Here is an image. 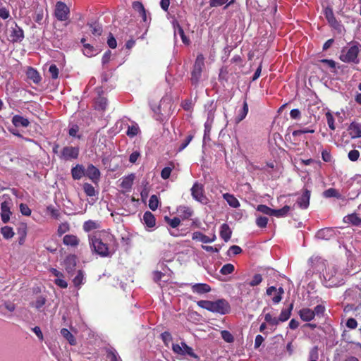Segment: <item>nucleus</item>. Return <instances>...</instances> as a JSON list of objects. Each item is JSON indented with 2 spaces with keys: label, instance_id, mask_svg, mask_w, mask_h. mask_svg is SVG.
<instances>
[{
  "label": "nucleus",
  "instance_id": "nucleus-13",
  "mask_svg": "<svg viewBox=\"0 0 361 361\" xmlns=\"http://www.w3.org/2000/svg\"><path fill=\"white\" fill-rule=\"evenodd\" d=\"M10 204L11 203L8 201H4L1 204V220L4 224H6L10 219V214H11Z\"/></svg>",
  "mask_w": 361,
  "mask_h": 361
},
{
  "label": "nucleus",
  "instance_id": "nucleus-47",
  "mask_svg": "<svg viewBox=\"0 0 361 361\" xmlns=\"http://www.w3.org/2000/svg\"><path fill=\"white\" fill-rule=\"evenodd\" d=\"M95 228H97V223L94 221L89 220L85 221L83 224V229L87 232H89Z\"/></svg>",
  "mask_w": 361,
  "mask_h": 361
},
{
  "label": "nucleus",
  "instance_id": "nucleus-59",
  "mask_svg": "<svg viewBox=\"0 0 361 361\" xmlns=\"http://www.w3.org/2000/svg\"><path fill=\"white\" fill-rule=\"evenodd\" d=\"M326 117L327 123H328L329 127L331 130H335L334 118L332 114L330 112H326Z\"/></svg>",
  "mask_w": 361,
  "mask_h": 361
},
{
  "label": "nucleus",
  "instance_id": "nucleus-29",
  "mask_svg": "<svg viewBox=\"0 0 361 361\" xmlns=\"http://www.w3.org/2000/svg\"><path fill=\"white\" fill-rule=\"evenodd\" d=\"M134 179H135L134 174L132 173V174L128 175V176L125 177L123 179V180L121 183V187L124 189H126V190L130 189Z\"/></svg>",
  "mask_w": 361,
  "mask_h": 361
},
{
  "label": "nucleus",
  "instance_id": "nucleus-40",
  "mask_svg": "<svg viewBox=\"0 0 361 361\" xmlns=\"http://www.w3.org/2000/svg\"><path fill=\"white\" fill-rule=\"evenodd\" d=\"M165 221L170 225L172 228L178 227L180 224V220L178 217H174L173 219H170L169 216H164Z\"/></svg>",
  "mask_w": 361,
  "mask_h": 361
},
{
  "label": "nucleus",
  "instance_id": "nucleus-26",
  "mask_svg": "<svg viewBox=\"0 0 361 361\" xmlns=\"http://www.w3.org/2000/svg\"><path fill=\"white\" fill-rule=\"evenodd\" d=\"M63 242L66 245L77 246L79 243L78 238L73 235H66L63 237Z\"/></svg>",
  "mask_w": 361,
  "mask_h": 361
},
{
  "label": "nucleus",
  "instance_id": "nucleus-21",
  "mask_svg": "<svg viewBox=\"0 0 361 361\" xmlns=\"http://www.w3.org/2000/svg\"><path fill=\"white\" fill-rule=\"evenodd\" d=\"M73 178L80 180L82 176H85V169L83 166L78 164L71 170Z\"/></svg>",
  "mask_w": 361,
  "mask_h": 361
},
{
  "label": "nucleus",
  "instance_id": "nucleus-37",
  "mask_svg": "<svg viewBox=\"0 0 361 361\" xmlns=\"http://www.w3.org/2000/svg\"><path fill=\"white\" fill-rule=\"evenodd\" d=\"M178 213L180 214V216H182L184 219H188L190 217L192 214V211L190 208L187 207H180L178 209Z\"/></svg>",
  "mask_w": 361,
  "mask_h": 361
},
{
  "label": "nucleus",
  "instance_id": "nucleus-49",
  "mask_svg": "<svg viewBox=\"0 0 361 361\" xmlns=\"http://www.w3.org/2000/svg\"><path fill=\"white\" fill-rule=\"evenodd\" d=\"M87 25L92 28V32L94 35H101L102 32V27L96 23H87Z\"/></svg>",
  "mask_w": 361,
  "mask_h": 361
},
{
  "label": "nucleus",
  "instance_id": "nucleus-63",
  "mask_svg": "<svg viewBox=\"0 0 361 361\" xmlns=\"http://www.w3.org/2000/svg\"><path fill=\"white\" fill-rule=\"evenodd\" d=\"M133 8L137 11L140 14L144 13L145 10L142 4L140 1H134L133 3Z\"/></svg>",
  "mask_w": 361,
  "mask_h": 361
},
{
  "label": "nucleus",
  "instance_id": "nucleus-64",
  "mask_svg": "<svg viewBox=\"0 0 361 361\" xmlns=\"http://www.w3.org/2000/svg\"><path fill=\"white\" fill-rule=\"evenodd\" d=\"M330 25L334 28L338 33L341 34L344 30V27L340 24L336 20L335 23H329Z\"/></svg>",
  "mask_w": 361,
  "mask_h": 361
},
{
  "label": "nucleus",
  "instance_id": "nucleus-56",
  "mask_svg": "<svg viewBox=\"0 0 361 361\" xmlns=\"http://www.w3.org/2000/svg\"><path fill=\"white\" fill-rule=\"evenodd\" d=\"M262 281V276L261 274H257L253 276L252 281L249 283L250 286H255L259 285Z\"/></svg>",
  "mask_w": 361,
  "mask_h": 361
},
{
  "label": "nucleus",
  "instance_id": "nucleus-20",
  "mask_svg": "<svg viewBox=\"0 0 361 361\" xmlns=\"http://www.w3.org/2000/svg\"><path fill=\"white\" fill-rule=\"evenodd\" d=\"M192 290L197 294H204L211 290L210 286L207 283H195L192 285Z\"/></svg>",
  "mask_w": 361,
  "mask_h": 361
},
{
  "label": "nucleus",
  "instance_id": "nucleus-30",
  "mask_svg": "<svg viewBox=\"0 0 361 361\" xmlns=\"http://www.w3.org/2000/svg\"><path fill=\"white\" fill-rule=\"evenodd\" d=\"M344 221L350 223L354 226H359L361 224V219L356 214H352L345 216Z\"/></svg>",
  "mask_w": 361,
  "mask_h": 361
},
{
  "label": "nucleus",
  "instance_id": "nucleus-27",
  "mask_svg": "<svg viewBox=\"0 0 361 361\" xmlns=\"http://www.w3.org/2000/svg\"><path fill=\"white\" fill-rule=\"evenodd\" d=\"M223 197L231 207L237 208L240 206L238 200L233 195L225 193Z\"/></svg>",
  "mask_w": 361,
  "mask_h": 361
},
{
  "label": "nucleus",
  "instance_id": "nucleus-51",
  "mask_svg": "<svg viewBox=\"0 0 361 361\" xmlns=\"http://www.w3.org/2000/svg\"><path fill=\"white\" fill-rule=\"evenodd\" d=\"M46 302V298L42 295L38 296L33 305L36 309H40Z\"/></svg>",
  "mask_w": 361,
  "mask_h": 361
},
{
  "label": "nucleus",
  "instance_id": "nucleus-35",
  "mask_svg": "<svg viewBox=\"0 0 361 361\" xmlns=\"http://www.w3.org/2000/svg\"><path fill=\"white\" fill-rule=\"evenodd\" d=\"M323 195H324V197H325L326 198L334 197L339 199L341 197V194L338 192L337 190H336L334 188H329L328 190H326L323 192Z\"/></svg>",
  "mask_w": 361,
  "mask_h": 361
},
{
  "label": "nucleus",
  "instance_id": "nucleus-43",
  "mask_svg": "<svg viewBox=\"0 0 361 361\" xmlns=\"http://www.w3.org/2000/svg\"><path fill=\"white\" fill-rule=\"evenodd\" d=\"M139 132H140L139 127L137 125H133L131 126H128L126 134L130 137H133L135 135H137Z\"/></svg>",
  "mask_w": 361,
  "mask_h": 361
},
{
  "label": "nucleus",
  "instance_id": "nucleus-6",
  "mask_svg": "<svg viewBox=\"0 0 361 361\" xmlns=\"http://www.w3.org/2000/svg\"><path fill=\"white\" fill-rule=\"evenodd\" d=\"M191 195L192 197L203 204L208 203V198L204 195V185L197 182L195 183L191 188Z\"/></svg>",
  "mask_w": 361,
  "mask_h": 361
},
{
  "label": "nucleus",
  "instance_id": "nucleus-25",
  "mask_svg": "<svg viewBox=\"0 0 361 361\" xmlns=\"http://www.w3.org/2000/svg\"><path fill=\"white\" fill-rule=\"evenodd\" d=\"M143 221L145 224L149 228L154 227L155 226V217L152 213L150 212H145L143 215Z\"/></svg>",
  "mask_w": 361,
  "mask_h": 361
},
{
  "label": "nucleus",
  "instance_id": "nucleus-61",
  "mask_svg": "<svg viewBox=\"0 0 361 361\" xmlns=\"http://www.w3.org/2000/svg\"><path fill=\"white\" fill-rule=\"evenodd\" d=\"M20 211L23 215L30 216L31 214V210L28 206L25 204L21 203L20 204Z\"/></svg>",
  "mask_w": 361,
  "mask_h": 361
},
{
  "label": "nucleus",
  "instance_id": "nucleus-28",
  "mask_svg": "<svg viewBox=\"0 0 361 361\" xmlns=\"http://www.w3.org/2000/svg\"><path fill=\"white\" fill-rule=\"evenodd\" d=\"M248 112V105L247 103L245 101L243 102V108L240 110L238 116H236L235 121L236 123H240L243 121L247 116Z\"/></svg>",
  "mask_w": 361,
  "mask_h": 361
},
{
  "label": "nucleus",
  "instance_id": "nucleus-12",
  "mask_svg": "<svg viewBox=\"0 0 361 361\" xmlns=\"http://www.w3.org/2000/svg\"><path fill=\"white\" fill-rule=\"evenodd\" d=\"M310 191L305 189L302 195L297 200V204L302 209H307L310 204Z\"/></svg>",
  "mask_w": 361,
  "mask_h": 361
},
{
  "label": "nucleus",
  "instance_id": "nucleus-15",
  "mask_svg": "<svg viewBox=\"0 0 361 361\" xmlns=\"http://www.w3.org/2000/svg\"><path fill=\"white\" fill-rule=\"evenodd\" d=\"M335 236V231L330 228H325L317 231L316 237L319 239L330 240Z\"/></svg>",
  "mask_w": 361,
  "mask_h": 361
},
{
  "label": "nucleus",
  "instance_id": "nucleus-42",
  "mask_svg": "<svg viewBox=\"0 0 361 361\" xmlns=\"http://www.w3.org/2000/svg\"><path fill=\"white\" fill-rule=\"evenodd\" d=\"M159 206V200L155 195H153L150 197L149 200V207L152 210L154 211L157 209Z\"/></svg>",
  "mask_w": 361,
  "mask_h": 361
},
{
  "label": "nucleus",
  "instance_id": "nucleus-58",
  "mask_svg": "<svg viewBox=\"0 0 361 361\" xmlns=\"http://www.w3.org/2000/svg\"><path fill=\"white\" fill-rule=\"evenodd\" d=\"M79 131V126L77 125H72V126L70 128L68 133L69 135L74 137H78L80 138V136L78 135V133Z\"/></svg>",
  "mask_w": 361,
  "mask_h": 361
},
{
  "label": "nucleus",
  "instance_id": "nucleus-33",
  "mask_svg": "<svg viewBox=\"0 0 361 361\" xmlns=\"http://www.w3.org/2000/svg\"><path fill=\"white\" fill-rule=\"evenodd\" d=\"M27 74V77L30 79L32 80V81L35 83H38L40 81L41 78L39 76V74L34 68H30V69H28Z\"/></svg>",
  "mask_w": 361,
  "mask_h": 361
},
{
  "label": "nucleus",
  "instance_id": "nucleus-22",
  "mask_svg": "<svg viewBox=\"0 0 361 361\" xmlns=\"http://www.w3.org/2000/svg\"><path fill=\"white\" fill-rule=\"evenodd\" d=\"M60 333L61 336L68 342L71 345H75L77 342L75 337L70 331L66 328L61 329Z\"/></svg>",
  "mask_w": 361,
  "mask_h": 361
},
{
  "label": "nucleus",
  "instance_id": "nucleus-36",
  "mask_svg": "<svg viewBox=\"0 0 361 361\" xmlns=\"http://www.w3.org/2000/svg\"><path fill=\"white\" fill-rule=\"evenodd\" d=\"M96 109L100 110H105L107 106V99L102 97H99L95 102Z\"/></svg>",
  "mask_w": 361,
  "mask_h": 361
},
{
  "label": "nucleus",
  "instance_id": "nucleus-4",
  "mask_svg": "<svg viewBox=\"0 0 361 361\" xmlns=\"http://www.w3.org/2000/svg\"><path fill=\"white\" fill-rule=\"evenodd\" d=\"M204 56L202 54H199L195 61L192 71L191 72L190 80L193 85L196 86L200 82L202 71L204 67Z\"/></svg>",
  "mask_w": 361,
  "mask_h": 361
},
{
  "label": "nucleus",
  "instance_id": "nucleus-1",
  "mask_svg": "<svg viewBox=\"0 0 361 361\" xmlns=\"http://www.w3.org/2000/svg\"><path fill=\"white\" fill-rule=\"evenodd\" d=\"M197 305L202 308L220 314H227L231 311V306L225 299H219L215 301L200 300Z\"/></svg>",
  "mask_w": 361,
  "mask_h": 361
},
{
  "label": "nucleus",
  "instance_id": "nucleus-54",
  "mask_svg": "<svg viewBox=\"0 0 361 361\" xmlns=\"http://www.w3.org/2000/svg\"><path fill=\"white\" fill-rule=\"evenodd\" d=\"M173 169V166L172 167H164L161 172V176L163 179L166 180L170 177L172 169Z\"/></svg>",
  "mask_w": 361,
  "mask_h": 361
},
{
  "label": "nucleus",
  "instance_id": "nucleus-38",
  "mask_svg": "<svg viewBox=\"0 0 361 361\" xmlns=\"http://www.w3.org/2000/svg\"><path fill=\"white\" fill-rule=\"evenodd\" d=\"M1 233L6 239H10L14 235V232L12 228L9 226H4L1 228Z\"/></svg>",
  "mask_w": 361,
  "mask_h": 361
},
{
  "label": "nucleus",
  "instance_id": "nucleus-31",
  "mask_svg": "<svg viewBox=\"0 0 361 361\" xmlns=\"http://www.w3.org/2000/svg\"><path fill=\"white\" fill-rule=\"evenodd\" d=\"M290 207L286 205L283 208L279 209H274L273 216L276 217H283L286 216L290 210Z\"/></svg>",
  "mask_w": 361,
  "mask_h": 361
},
{
  "label": "nucleus",
  "instance_id": "nucleus-8",
  "mask_svg": "<svg viewBox=\"0 0 361 361\" xmlns=\"http://www.w3.org/2000/svg\"><path fill=\"white\" fill-rule=\"evenodd\" d=\"M70 13L69 8L62 1H58L56 4L55 16L60 21L66 20Z\"/></svg>",
  "mask_w": 361,
  "mask_h": 361
},
{
  "label": "nucleus",
  "instance_id": "nucleus-52",
  "mask_svg": "<svg viewBox=\"0 0 361 361\" xmlns=\"http://www.w3.org/2000/svg\"><path fill=\"white\" fill-rule=\"evenodd\" d=\"M193 135L190 134L189 135H188L185 139L182 142V143L180 144L179 148H178V152H180L182 151L183 149H184L188 145V144L192 141V140L193 139Z\"/></svg>",
  "mask_w": 361,
  "mask_h": 361
},
{
  "label": "nucleus",
  "instance_id": "nucleus-45",
  "mask_svg": "<svg viewBox=\"0 0 361 361\" xmlns=\"http://www.w3.org/2000/svg\"><path fill=\"white\" fill-rule=\"evenodd\" d=\"M83 280V272L82 270H78L77 271V275L74 277L73 279V282L75 285V286H80Z\"/></svg>",
  "mask_w": 361,
  "mask_h": 361
},
{
  "label": "nucleus",
  "instance_id": "nucleus-17",
  "mask_svg": "<svg viewBox=\"0 0 361 361\" xmlns=\"http://www.w3.org/2000/svg\"><path fill=\"white\" fill-rule=\"evenodd\" d=\"M85 176L92 180L95 181L99 178L100 172L94 166L90 164L85 170Z\"/></svg>",
  "mask_w": 361,
  "mask_h": 361
},
{
  "label": "nucleus",
  "instance_id": "nucleus-24",
  "mask_svg": "<svg viewBox=\"0 0 361 361\" xmlns=\"http://www.w3.org/2000/svg\"><path fill=\"white\" fill-rule=\"evenodd\" d=\"M290 317H265L266 322L270 326L271 330H274V327L279 323V322H286Z\"/></svg>",
  "mask_w": 361,
  "mask_h": 361
},
{
  "label": "nucleus",
  "instance_id": "nucleus-48",
  "mask_svg": "<svg viewBox=\"0 0 361 361\" xmlns=\"http://www.w3.org/2000/svg\"><path fill=\"white\" fill-rule=\"evenodd\" d=\"M233 271L234 266L231 264H226L221 267L220 272L224 275H227L231 274Z\"/></svg>",
  "mask_w": 361,
  "mask_h": 361
},
{
  "label": "nucleus",
  "instance_id": "nucleus-19",
  "mask_svg": "<svg viewBox=\"0 0 361 361\" xmlns=\"http://www.w3.org/2000/svg\"><path fill=\"white\" fill-rule=\"evenodd\" d=\"M349 134L352 138L361 137V125L357 123H352L348 127Z\"/></svg>",
  "mask_w": 361,
  "mask_h": 361
},
{
  "label": "nucleus",
  "instance_id": "nucleus-62",
  "mask_svg": "<svg viewBox=\"0 0 361 361\" xmlns=\"http://www.w3.org/2000/svg\"><path fill=\"white\" fill-rule=\"evenodd\" d=\"M348 156L350 161H355L360 157V152L357 150L353 149L349 152Z\"/></svg>",
  "mask_w": 361,
  "mask_h": 361
},
{
  "label": "nucleus",
  "instance_id": "nucleus-39",
  "mask_svg": "<svg viewBox=\"0 0 361 361\" xmlns=\"http://www.w3.org/2000/svg\"><path fill=\"white\" fill-rule=\"evenodd\" d=\"M324 15H325V18L328 20L329 23H335V20L336 19L334 16L332 8H331L329 7H326L324 10Z\"/></svg>",
  "mask_w": 361,
  "mask_h": 361
},
{
  "label": "nucleus",
  "instance_id": "nucleus-46",
  "mask_svg": "<svg viewBox=\"0 0 361 361\" xmlns=\"http://www.w3.org/2000/svg\"><path fill=\"white\" fill-rule=\"evenodd\" d=\"M221 335L222 338L227 343H232L234 341L233 336L227 330H222Z\"/></svg>",
  "mask_w": 361,
  "mask_h": 361
},
{
  "label": "nucleus",
  "instance_id": "nucleus-50",
  "mask_svg": "<svg viewBox=\"0 0 361 361\" xmlns=\"http://www.w3.org/2000/svg\"><path fill=\"white\" fill-rule=\"evenodd\" d=\"M319 358V353L317 346L313 347L310 351L308 361H317Z\"/></svg>",
  "mask_w": 361,
  "mask_h": 361
},
{
  "label": "nucleus",
  "instance_id": "nucleus-10",
  "mask_svg": "<svg viewBox=\"0 0 361 361\" xmlns=\"http://www.w3.org/2000/svg\"><path fill=\"white\" fill-rule=\"evenodd\" d=\"M76 267V257L75 255H68L64 260V267L67 273L73 276Z\"/></svg>",
  "mask_w": 361,
  "mask_h": 361
},
{
  "label": "nucleus",
  "instance_id": "nucleus-2",
  "mask_svg": "<svg viewBox=\"0 0 361 361\" xmlns=\"http://www.w3.org/2000/svg\"><path fill=\"white\" fill-rule=\"evenodd\" d=\"M360 44L357 42H353V45L348 48H343L340 55V59L345 63H357V56L360 51Z\"/></svg>",
  "mask_w": 361,
  "mask_h": 361
},
{
  "label": "nucleus",
  "instance_id": "nucleus-9",
  "mask_svg": "<svg viewBox=\"0 0 361 361\" xmlns=\"http://www.w3.org/2000/svg\"><path fill=\"white\" fill-rule=\"evenodd\" d=\"M325 307L323 305H317L314 308L304 307L298 311L299 316H319L324 314Z\"/></svg>",
  "mask_w": 361,
  "mask_h": 361
},
{
  "label": "nucleus",
  "instance_id": "nucleus-11",
  "mask_svg": "<svg viewBox=\"0 0 361 361\" xmlns=\"http://www.w3.org/2000/svg\"><path fill=\"white\" fill-rule=\"evenodd\" d=\"M79 154V149L74 147H65L61 152V157L66 160L76 159Z\"/></svg>",
  "mask_w": 361,
  "mask_h": 361
},
{
  "label": "nucleus",
  "instance_id": "nucleus-32",
  "mask_svg": "<svg viewBox=\"0 0 361 361\" xmlns=\"http://www.w3.org/2000/svg\"><path fill=\"white\" fill-rule=\"evenodd\" d=\"M228 0H209V5L211 7H218L224 4H226L224 8H226L229 5L233 4L234 0L228 2Z\"/></svg>",
  "mask_w": 361,
  "mask_h": 361
},
{
  "label": "nucleus",
  "instance_id": "nucleus-41",
  "mask_svg": "<svg viewBox=\"0 0 361 361\" xmlns=\"http://www.w3.org/2000/svg\"><path fill=\"white\" fill-rule=\"evenodd\" d=\"M257 210L258 212H260L264 214L269 215V216H273V212L274 209H271L270 207H267L264 204H259L257 207Z\"/></svg>",
  "mask_w": 361,
  "mask_h": 361
},
{
  "label": "nucleus",
  "instance_id": "nucleus-16",
  "mask_svg": "<svg viewBox=\"0 0 361 361\" xmlns=\"http://www.w3.org/2000/svg\"><path fill=\"white\" fill-rule=\"evenodd\" d=\"M12 123L16 128H27L30 123L27 118L20 115H15L12 118Z\"/></svg>",
  "mask_w": 361,
  "mask_h": 361
},
{
  "label": "nucleus",
  "instance_id": "nucleus-60",
  "mask_svg": "<svg viewBox=\"0 0 361 361\" xmlns=\"http://www.w3.org/2000/svg\"><path fill=\"white\" fill-rule=\"evenodd\" d=\"M47 211L49 212L51 216L54 219H59L60 213L58 209H55L53 206L50 205L47 207Z\"/></svg>",
  "mask_w": 361,
  "mask_h": 361
},
{
  "label": "nucleus",
  "instance_id": "nucleus-57",
  "mask_svg": "<svg viewBox=\"0 0 361 361\" xmlns=\"http://www.w3.org/2000/svg\"><path fill=\"white\" fill-rule=\"evenodd\" d=\"M49 72L50 73L53 79H56L59 76V69L55 64H52L49 66Z\"/></svg>",
  "mask_w": 361,
  "mask_h": 361
},
{
  "label": "nucleus",
  "instance_id": "nucleus-44",
  "mask_svg": "<svg viewBox=\"0 0 361 361\" xmlns=\"http://www.w3.org/2000/svg\"><path fill=\"white\" fill-rule=\"evenodd\" d=\"M83 189L87 196L92 197L95 195L94 188L90 183H85L83 185Z\"/></svg>",
  "mask_w": 361,
  "mask_h": 361
},
{
  "label": "nucleus",
  "instance_id": "nucleus-23",
  "mask_svg": "<svg viewBox=\"0 0 361 361\" xmlns=\"http://www.w3.org/2000/svg\"><path fill=\"white\" fill-rule=\"evenodd\" d=\"M232 231L229 226L226 224H223L221 226L220 236L225 242H228L231 236Z\"/></svg>",
  "mask_w": 361,
  "mask_h": 361
},
{
  "label": "nucleus",
  "instance_id": "nucleus-18",
  "mask_svg": "<svg viewBox=\"0 0 361 361\" xmlns=\"http://www.w3.org/2000/svg\"><path fill=\"white\" fill-rule=\"evenodd\" d=\"M192 240H198L204 243H209L215 240L216 235H214L213 237L210 238L209 237L207 236L202 233L200 231H196L192 233Z\"/></svg>",
  "mask_w": 361,
  "mask_h": 361
},
{
  "label": "nucleus",
  "instance_id": "nucleus-5",
  "mask_svg": "<svg viewBox=\"0 0 361 361\" xmlns=\"http://www.w3.org/2000/svg\"><path fill=\"white\" fill-rule=\"evenodd\" d=\"M172 350L176 354L180 355H188L196 359L197 361H200V357L196 353H195L193 349L188 346L185 342H181L180 345L178 343H173L172 345Z\"/></svg>",
  "mask_w": 361,
  "mask_h": 361
},
{
  "label": "nucleus",
  "instance_id": "nucleus-55",
  "mask_svg": "<svg viewBox=\"0 0 361 361\" xmlns=\"http://www.w3.org/2000/svg\"><path fill=\"white\" fill-rule=\"evenodd\" d=\"M268 223V218L265 216H259L256 220V224L259 228H265Z\"/></svg>",
  "mask_w": 361,
  "mask_h": 361
},
{
  "label": "nucleus",
  "instance_id": "nucleus-3",
  "mask_svg": "<svg viewBox=\"0 0 361 361\" xmlns=\"http://www.w3.org/2000/svg\"><path fill=\"white\" fill-rule=\"evenodd\" d=\"M6 26L8 27V31L9 32L8 39L11 42L20 43L23 40L25 37L24 32L15 21H7Z\"/></svg>",
  "mask_w": 361,
  "mask_h": 361
},
{
  "label": "nucleus",
  "instance_id": "nucleus-34",
  "mask_svg": "<svg viewBox=\"0 0 361 361\" xmlns=\"http://www.w3.org/2000/svg\"><path fill=\"white\" fill-rule=\"evenodd\" d=\"M293 306V302H286L279 316H290Z\"/></svg>",
  "mask_w": 361,
  "mask_h": 361
},
{
  "label": "nucleus",
  "instance_id": "nucleus-7",
  "mask_svg": "<svg viewBox=\"0 0 361 361\" xmlns=\"http://www.w3.org/2000/svg\"><path fill=\"white\" fill-rule=\"evenodd\" d=\"M91 246L93 247L94 251L101 257L110 256L108 245L103 243L100 238H92Z\"/></svg>",
  "mask_w": 361,
  "mask_h": 361
},
{
  "label": "nucleus",
  "instance_id": "nucleus-14",
  "mask_svg": "<svg viewBox=\"0 0 361 361\" xmlns=\"http://www.w3.org/2000/svg\"><path fill=\"white\" fill-rule=\"evenodd\" d=\"M283 293H284V290H283V288H281V287L277 289L274 286H271V287L268 288L267 290V294L268 295H272V293L276 294L275 296H274L272 298V301L274 303H278L281 301V295H282V294H283Z\"/></svg>",
  "mask_w": 361,
  "mask_h": 361
},
{
  "label": "nucleus",
  "instance_id": "nucleus-53",
  "mask_svg": "<svg viewBox=\"0 0 361 361\" xmlns=\"http://www.w3.org/2000/svg\"><path fill=\"white\" fill-rule=\"evenodd\" d=\"M25 225L22 224L21 226L19 228L18 233L20 234V237L19 238V244L23 245L25 241V238L26 236V231H25Z\"/></svg>",
  "mask_w": 361,
  "mask_h": 361
}]
</instances>
